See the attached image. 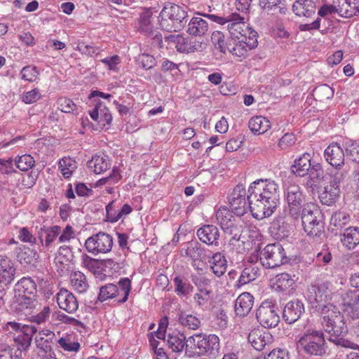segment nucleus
Here are the masks:
<instances>
[{
	"label": "nucleus",
	"mask_w": 359,
	"mask_h": 359,
	"mask_svg": "<svg viewBox=\"0 0 359 359\" xmlns=\"http://www.w3.org/2000/svg\"><path fill=\"white\" fill-rule=\"evenodd\" d=\"M219 339L213 334H196L187 339L186 355L189 357L215 358L219 353Z\"/></svg>",
	"instance_id": "f03ea898"
},
{
	"label": "nucleus",
	"mask_w": 359,
	"mask_h": 359,
	"mask_svg": "<svg viewBox=\"0 0 359 359\" xmlns=\"http://www.w3.org/2000/svg\"><path fill=\"white\" fill-rule=\"evenodd\" d=\"M346 153L350 159L359 166V144L352 143L346 148Z\"/></svg>",
	"instance_id": "13d9d810"
},
{
	"label": "nucleus",
	"mask_w": 359,
	"mask_h": 359,
	"mask_svg": "<svg viewBox=\"0 0 359 359\" xmlns=\"http://www.w3.org/2000/svg\"><path fill=\"white\" fill-rule=\"evenodd\" d=\"M259 259L262 265L269 269H273L287 262L285 250L279 243L266 245L260 252Z\"/></svg>",
	"instance_id": "0eeeda50"
},
{
	"label": "nucleus",
	"mask_w": 359,
	"mask_h": 359,
	"mask_svg": "<svg viewBox=\"0 0 359 359\" xmlns=\"http://www.w3.org/2000/svg\"><path fill=\"white\" fill-rule=\"evenodd\" d=\"M248 191L257 194L264 201L266 200L269 203L278 204L279 200V187L273 180H257L250 184Z\"/></svg>",
	"instance_id": "6e6552de"
},
{
	"label": "nucleus",
	"mask_w": 359,
	"mask_h": 359,
	"mask_svg": "<svg viewBox=\"0 0 359 359\" xmlns=\"http://www.w3.org/2000/svg\"><path fill=\"white\" fill-rule=\"evenodd\" d=\"M333 90L326 84L318 86L313 90L315 99L320 102L330 99L333 96Z\"/></svg>",
	"instance_id": "8fccbe9b"
},
{
	"label": "nucleus",
	"mask_w": 359,
	"mask_h": 359,
	"mask_svg": "<svg viewBox=\"0 0 359 359\" xmlns=\"http://www.w3.org/2000/svg\"><path fill=\"white\" fill-rule=\"evenodd\" d=\"M38 238L42 246L48 251L53 252L56 247L55 241L61 233V227L58 225L47 226L42 225L39 228L36 227Z\"/></svg>",
	"instance_id": "f3484780"
},
{
	"label": "nucleus",
	"mask_w": 359,
	"mask_h": 359,
	"mask_svg": "<svg viewBox=\"0 0 359 359\" xmlns=\"http://www.w3.org/2000/svg\"><path fill=\"white\" fill-rule=\"evenodd\" d=\"M114 201H111L106 206L107 221L110 222H116L118 221V212L114 208Z\"/></svg>",
	"instance_id": "69168bd1"
},
{
	"label": "nucleus",
	"mask_w": 359,
	"mask_h": 359,
	"mask_svg": "<svg viewBox=\"0 0 359 359\" xmlns=\"http://www.w3.org/2000/svg\"><path fill=\"white\" fill-rule=\"evenodd\" d=\"M309 180L306 185L310 188L316 187L318 184L324 180L327 177L324 174L322 165L320 163L313 164L308 172Z\"/></svg>",
	"instance_id": "f704fd0d"
},
{
	"label": "nucleus",
	"mask_w": 359,
	"mask_h": 359,
	"mask_svg": "<svg viewBox=\"0 0 359 359\" xmlns=\"http://www.w3.org/2000/svg\"><path fill=\"white\" fill-rule=\"evenodd\" d=\"M212 273L221 277L226 271L227 262L225 257L220 252L215 253L209 260Z\"/></svg>",
	"instance_id": "72a5a7b5"
},
{
	"label": "nucleus",
	"mask_w": 359,
	"mask_h": 359,
	"mask_svg": "<svg viewBox=\"0 0 359 359\" xmlns=\"http://www.w3.org/2000/svg\"><path fill=\"white\" fill-rule=\"evenodd\" d=\"M57 303L61 309L69 313H74L79 308L76 297L66 289H61L57 294Z\"/></svg>",
	"instance_id": "412c9836"
},
{
	"label": "nucleus",
	"mask_w": 359,
	"mask_h": 359,
	"mask_svg": "<svg viewBox=\"0 0 359 359\" xmlns=\"http://www.w3.org/2000/svg\"><path fill=\"white\" fill-rule=\"evenodd\" d=\"M330 296V291L326 284L319 285H312L308 289V299L312 307L322 313V308L333 306L325 304Z\"/></svg>",
	"instance_id": "2eb2a0df"
},
{
	"label": "nucleus",
	"mask_w": 359,
	"mask_h": 359,
	"mask_svg": "<svg viewBox=\"0 0 359 359\" xmlns=\"http://www.w3.org/2000/svg\"><path fill=\"white\" fill-rule=\"evenodd\" d=\"M38 351L37 355L41 359H57L53 351L52 345L35 342Z\"/></svg>",
	"instance_id": "09e8293b"
},
{
	"label": "nucleus",
	"mask_w": 359,
	"mask_h": 359,
	"mask_svg": "<svg viewBox=\"0 0 359 359\" xmlns=\"http://www.w3.org/2000/svg\"><path fill=\"white\" fill-rule=\"evenodd\" d=\"M304 312L303 303L296 299L287 303L283 308V318L288 324H292L299 320Z\"/></svg>",
	"instance_id": "aec40b11"
},
{
	"label": "nucleus",
	"mask_w": 359,
	"mask_h": 359,
	"mask_svg": "<svg viewBox=\"0 0 359 359\" xmlns=\"http://www.w3.org/2000/svg\"><path fill=\"white\" fill-rule=\"evenodd\" d=\"M350 222L349 215L344 211L335 212L331 217L330 224L334 226L336 229H341L345 227Z\"/></svg>",
	"instance_id": "c03bdc74"
},
{
	"label": "nucleus",
	"mask_w": 359,
	"mask_h": 359,
	"mask_svg": "<svg viewBox=\"0 0 359 359\" xmlns=\"http://www.w3.org/2000/svg\"><path fill=\"white\" fill-rule=\"evenodd\" d=\"M20 73L22 79L29 82L34 81L39 74L36 68L31 66H26L23 67Z\"/></svg>",
	"instance_id": "4d7b16f0"
},
{
	"label": "nucleus",
	"mask_w": 359,
	"mask_h": 359,
	"mask_svg": "<svg viewBox=\"0 0 359 359\" xmlns=\"http://www.w3.org/2000/svg\"><path fill=\"white\" fill-rule=\"evenodd\" d=\"M197 236L201 242L208 245H217L219 231L216 226L206 224L198 229Z\"/></svg>",
	"instance_id": "b1692460"
},
{
	"label": "nucleus",
	"mask_w": 359,
	"mask_h": 359,
	"mask_svg": "<svg viewBox=\"0 0 359 359\" xmlns=\"http://www.w3.org/2000/svg\"><path fill=\"white\" fill-rule=\"evenodd\" d=\"M15 294L36 297V285L31 278H22L15 285Z\"/></svg>",
	"instance_id": "2f4dec72"
},
{
	"label": "nucleus",
	"mask_w": 359,
	"mask_h": 359,
	"mask_svg": "<svg viewBox=\"0 0 359 359\" xmlns=\"http://www.w3.org/2000/svg\"><path fill=\"white\" fill-rule=\"evenodd\" d=\"M239 32V35H236V39L245 43L248 50H252L257 46V33L251 28Z\"/></svg>",
	"instance_id": "e433bc0d"
},
{
	"label": "nucleus",
	"mask_w": 359,
	"mask_h": 359,
	"mask_svg": "<svg viewBox=\"0 0 359 359\" xmlns=\"http://www.w3.org/2000/svg\"><path fill=\"white\" fill-rule=\"evenodd\" d=\"M208 30V24L201 17H194L188 24L187 32L192 36H201Z\"/></svg>",
	"instance_id": "473e14b6"
},
{
	"label": "nucleus",
	"mask_w": 359,
	"mask_h": 359,
	"mask_svg": "<svg viewBox=\"0 0 359 359\" xmlns=\"http://www.w3.org/2000/svg\"><path fill=\"white\" fill-rule=\"evenodd\" d=\"M347 172H336L334 176H331L332 180L330 184L324 187L323 190L319 194L320 202L326 205H332L338 198L340 193L339 183L346 175Z\"/></svg>",
	"instance_id": "f8f14e48"
},
{
	"label": "nucleus",
	"mask_w": 359,
	"mask_h": 359,
	"mask_svg": "<svg viewBox=\"0 0 359 359\" xmlns=\"http://www.w3.org/2000/svg\"><path fill=\"white\" fill-rule=\"evenodd\" d=\"M320 212L313 205H307L302 211V222L308 236L320 237L324 230V224L320 219Z\"/></svg>",
	"instance_id": "20e7f679"
},
{
	"label": "nucleus",
	"mask_w": 359,
	"mask_h": 359,
	"mask_svg": "<svg viewBox=\"0 0 359 359\" xmlns=\"http://www.w3.org/2000/svg\"><path fill=\"white\" fill-rule=\"evenodd\" d=\"M203 16L219 25L228 23L227 27L231 36L236 39V35H239V32H242V26L244 18L239 14L233 13L226 17H220L214 14H203Z\"/></svg>",
	"instance_id": "dca6fc26"
},
{
	"label": "nucleus",
	"mask_w": 359,
	"mask_h": 359,
	"mask_svg": "<svg viewBox=\"0 0 359 359\" xmlns=\"http://www.w3.org/2000/svg\"><path fill=\"white\" fill-rule=\"evenodd\" d=\"M130 290V280L128 278H123L120 279L118 285L109 283L100 287L97 299L100 302H103L107 299L123 295L122 299H118L117 302L118 303H124L128 300Z\"/></svg>",
	"instance_id": "423d86ee"
},
{
	"label": "nucleus",
	"mask_w": 359,
	"mask_h": 359,
	"mask_svg": "<svg viewBox=\"0 0 359 359\" xmlns=\"http://www.w3.org/2000/svg\"><path fill=\"white\" fill-rule=\"evenodd\" d=\"M316 9L313 0H296L292 4V11L299 17L310 18L316 13Z\"/></svg>",
	"instance_id": "bb28decb"
},
{
	"label": "nucleus",
	"mask_w": 359,
	"mask_h": 359,
	"mask_svg": "<svg viewBox=\"0 0 359 359\" xmlns=\"http://www.w3.org/2000/svg\"><path fill=\"white\" fill-rule=\"evenodd\" d=\"M254 304V297L249 292L241 294L236 300L235 312L241 317L247 316L251 311Z\"/></svg>",
	"instance_id": "393cba45"
},
{
	"label": "nucleus",
	"mask_w": 359,
	"mask_h": 359,
	"mask_svg": "<svg viewBox=\"0 0 359 359\" xmlns=\"http://www.w3.org/2000/svg\"><path fill=\"white\" fill-rule=\"evenodd\" d=\"M232 54L236 55L238 57L243 56L248 50V47L243 43V42H241L240 40H237V41L235 43L233 47L230 48L229 50Z\"/></svg>",
	"instance_id": "0e129e2a"
},
{
	"label": "nucleus",
	"mask_w": 359,
	"mask_h": 359,
	"mask_svg": "<svg viewBox=\"0 0 359 359\" xmlns=\"http://www.w3.org/2000/svg\"><path fill=\"white\" fill-rule=\"evenodd\" d=\"M41 98V94L37 88L27 92L22 96V101L26 104H32Z\"/></svg>",
	"instance_id": "e2e57ef3"
},
{
	"label": "nucleus",
	"mask_w": 359,
	"mask_h": 359,
	"mask_svg": "<svg viewBox=\"0 0 359 359\" xmlns=\"http://www.w3.org/2000/svg\"><path fill=\"white\" fill-rule=\"evenodd\" d=\"M15 163L20 170L27 171L34 166L35 161L31 155L24 154L19 156L18 159H15Z\"/></svg>",
	"instance_id": "3c124183"
},
{
	"label": "nucleus",
	"mask_w": 359,
	"mask_h": 359,
	"mask_svg": "<svg viewBox=\"0 0 359 359\" xmlns=\"http://www.w3.org/2000/svg\"><path fill=\"white\" fill-rule=\"evenodd\" d=\"M153 12L151 9H144L140 14L138 22V29L144 33L148 36H151L154 41L159 48L163 47V39L161 34L154 30L151 18Z\"/></svg>",
	"instance_id": "4468645a"
},
{
	"label": "nucleus",
	"mask_w": 359,
	"mask_h": 359,
	"mask_svg": "<svg viewBox=\"0 0 359 359\" xmlns=\"http://www.w3.org/2000/svg\"><path fill=\"white\" fill-rule=\"evenodd\" d=\"M113 246L111 236L104 232H99L89 237L85 242L87 251L93 255L99 253H107L111 251Z\"/></svg>",
	"instance_id": "9d476101"
},
{
	"label": "nucleus",
	"mask_w": 359,
	"mask_h": 359,
	"mask_svg": "<svg viewBox=\"0 0 359 359\" xmlns=\"http://www.w3.org/2000/svg\"><path fill=\"white\" fill-rule=\"evenodd\" d=\"M271 335L262 330L254 329L248 334V341L257 351H262L271 341Z\"/></svg>",
	"instance_id": "5701e85b"
},
{
	"label": "nucleus",
	"mask_w": 359,
	"mask_h": 359,
	"mask_svg": "<svg viewBox=\"0 0 359 359\" xmlns=\"http://www.w3.org/2000/svg\"><path fill=\"white\" fill-rule=\"evenodd\" d=\"M168 345L169 348L172 352L176 353H180L184 350L186 351L187 339L184 333L180 332L177 330H173L169 332L168 334L167 339Z\"/></svg>",
	"instance_id": "a878e982"
},
{
	"label": "nucleus",
	"mask_w": 359,
	"mask_h": 359,
	"mask_svg": "<svg viewBox=\"0 0 359 359\" xmlns=\"http://www.w3.org/2000/svg\"><path fill=\"white\" fill-rule=\"evenodd\" d=\"M185 254L194 262L201 260L204 255V249L198 242H190L187 244Z\"/></svg>",
	"instance_id": "79ce46f5"
},
{
	"label": "nucleus",
	"mask_w": 359,
	"mask_h": 359,
	"mask_svg": "<svg viewBox=\"0 0 359 359\" xmlns=\"http://www.w3.org/2000/svg\"><path fill=\"white\" fill-rule=\"evenodd\" d=\"M175 292L178 296H187L192 288L188 280L181 276H176L173 280Z\"/></svg>",
	"instance_id": "37998d69"
},
{
	"label": "nucleus",
	"mask_w": 359,
	"mask_h": 359,
	"mask_svg": "<svg viewBox=\"0 0 359 359\" xmlns=\"http://www.w3.org/2000/svg\"><path fill=\"white\" fill-rule=\"evenodd\" d=\"M311 156L308 153L304 154L302 156L294 161L292 166V172L297 176L304 177L308 175L311 166Z\"/></svg>",
	"instance_id": "7c9ffc66"
},
{
	"label": "nucleus",
	"mask_w": 359,
	"mask_h": 359,
	"mask_svg": "<svg viewBox=\"0 0 359 359\" xmlns=\"http://www.w3.org/2000/svg\"><path fill=\"white\" fill-rule=\"evenodd\" d=\"M288 353L283 349L278 348L271 351L264 359H288Z\"/></svg>",
	"instance_id": "774afa93"
},
{
	"label": "nucleus",
	"mask_w": 359,
	"mask_h": 359,
	"mask_svg": "<svg viewBox=\"0 0 359 359\" xmlns=\"http://www.w3.org/2000/svg\"><path fill=\"white\" fill-rule=\"evenodd\" d=\"M324 156L326 161L337 170L344 165V150L337 143L329 145L325 150Z\"/></svg>",
	"instance_id": "4be33fe9"
},
{
	"label": "nucleus",
	"mask_w": 359,
	"mask_h": 359,
	"mask_svg": "<svg viewBox=\"0 0 359 359\" xmlns=\"http://www.w3.org/2000/svg\"><path fill=\"white\" fill-rule=\"evenodd\" d=\"M285 195L287 205L303 204L304 197L299 186L295 184L288 186L285 190Z\"/></svg>",
	"instance_id": "58836bf2"
},
{
	"label": "nucleus",
	"mask_w": 359,
	"mask_h": 359,
	"mask_svg": "<svg viewBox=\"0 0 359 359\" xmlns=\"http://www.w3.org/2000/svg\"><path fill=\"white\" fill-rule=\"evenodd\" d=\"M160 25L168 32H177L187 23V12L177 4H168L160 13Z\"/></svg>",
	"instance_id": "7ed1b4c3"
},
{
	"label": "nucleus",
	"mask_w": 359,
	"mask_h": 359,
	"mask_svg": "<svg viewBox=\"0 0 359 359\" xmlns=\"http://www.w3.org/2000/svg\"><path fill=\"white\" fill-rule=\"evenodd\" d=\"M13 304L16 310L27 314L36 308L37 302L36 297L15 294Z\"/></svg>",
	"instance_id": "cd10ccee"
},
{
	"label": "nucleus",
	"mask_w": 359,
	"mask_h": 359,
	"mask_svg": "<svg viewBox=\"0 0 359 359\" xmlns=\"http://www.w3.org/2000/svg\"><path fill=\"white\" fill-rule=\"evenodd\" d=\"M248 127L252 133L262 134L270 128V123L266 118L257 116L250 119Z\"/></svg>",
	"instance_id": "c9c22d12"
},
{
	"label": "nucleus",
	"mask_w": 359,
	"mask_h": 359,
	"mask_svg": "<svg viewBox=\"0 0 359 359\" xmlns=\"http://www.w3.org/2000/svg\"><path fill=\"white\" fill-rule=\"evenodd\" d=\"M233 218V217L231 212L226 208H219L216 212L217 223L222 229L234 222V220L232 219Z\"/></svg>",
	"instance_id": "de8ad7c7"
},
{
	"label": "nucleus",
	"mask_w": 359,
	"mask_h": 359,
	"mask_svg": "<svg viewBox=\"0 0 359 359\" xmlns=\"http://www.w3.org/2000/svg\"><path fill=\"white\" fill-rule=\"evenodd\" d=\"M256 317L262 326L266 328L275 327L280 322L277 306L268 301L262 302L259 306Z\"/></svg>",
	"instance_id": "9b49d317"
},
{
	"label": "nucleus",
	"mask_w": 359,
	"mask_h": 359,
	"mask_svg": "<svg viewBox=\"0 0 359 359\" xmlns=\"http://www.w3.org/2000/svg\"><path fill=\"white\" fill-rule=\"evenodd\" d=\"M70 280L74 289L80 293L85 292L88 287L86 276L81 271L73 272L71 274Z\"/></svg>",
	"instance_id": "ea45409f"
},
{
	"label": "nucleus",
	"mask_w": 359,
	"mask_h": 359,
	"mask_svg": "<svg viewBox=\"0 0 359 359\" xmlns=\"http://www.w3.org/2000/svg\"><path fill=\"white\" fill-rule=\"evenodd\" d=\"M343 310L352 318H359V294L357 291H348L342 294Z\"/></svg>",
	"instance_id": "6ab92c4d"
},
{
	"label": "nucleus",
	"mask_w": 359,
	"mask_h": 359,
	"mask_svg": "<svg viewBox=\"0 0 359 359\" xmlns=\"http://www.w3.org/2000/svg\"><path fill=\"white\" fill-rule=\"evenodd\" d=\"M57 103L58 109L65 113L74 112L77 109L76 104L72 100L67 97H60Z\"/></svg>",
	"instance_id": "864d4df0"
},
{
	"label": "nucleus",
	"mask_w": 359,
	"mask_h": 359,
	"mask_svg": "<svg viewBox=\"0 0 359 359\" xmlns=\"http://www.w3.org/2000/svg\"><path fill=\"white\" fill-rule=\"evenodd\" d=\"M340 236L342 245L348 250H353L359 244V227L349 226Z\"/></svg>",
	"instance_id": "c756f323"
},
{
	"label": "nucleus",
	"mask_w": 359,
	"mask_h": 359,
	"mask_svg": "<svg viewBox=\"0 0 359 359\" xmlns=\"http://www.w3.org/2000/svg\"><path fill=\"white\" fill-rule=\"evenodd\" d=\"M274 284L276 290L286 291L293 288L294 280L289 273H282L276 276Z\"/></svg>",
	"instance_id": "a19ab883"
},
{
	"label": "nucleus",
	"mask_w": 359,
	"mask_h": 359,
	"mask_svg": "<svg viewBox=\"0 0 359 359\" xmlns=\"http://www.w3.org/2000/svg\"><path fill=\"white\" fill-rule=\"evenodd\" d=\"M88 166L93 169L95 173L100 174L109 168L110 163L107 156L95 155L88 161Z\"/></svg>",
	"instance_id": "4c0bfd02"
},
{
	"label": "nucleus",
	"mask_w": 359,
	"mask_h": 359,
	"mask_svg": "<svg viewBox=\"0 0 359 359\" xmlns=\"http://www.w3.org/2000/svg\"><path fill=\"white\" fill-rule=\"evenodd\" d=\"M337 4L339 15L343 18H351L359 15V0H334Z\"/></svg>",
	"instance_id": "c85d7f7f"
},
{
	"label": "nucleus",
	"mask_w": 359,
	"mask_h": 359,
	"mask_svg": "<svg viewBox=\"0 0 359 359\" xmlns=\"http://www.w3.org/2000/svg\"><path fill=\"white\" fill-rule=\"evenodd\" d=\"M57 343L67 351H77L80 347L78 342H71L69 339L63 337L58 339Z\"/></svg>",
	"instance_id": "052dcab7"
},
{
	"label": "nucleus",
	"mask_w": 359,
	"mask_h": 359,
	"mask_svg": "<svg viewBox=\"0 0 359 359\" xmlns=\"http://www.w3.org/2000/svg\"><path fill=\"white\" fill-rule=\"evenodd\" d=\"M245 187L238 184L228 196L231 211L237 216L244 215L249 208V203L246 201Z\"/></svg>",
	"instance_id": "ddd939ff"
},
{
	"label": "nucleus",
	"mask_w": 359,
	"mask_h": 359,
	"mask_svg": "<svg viewBox=\"0 0 359 359\" xmlns=\"http://www.w3.org/2000/svg\"><path fill=\"white\" fill-rule=\"evenodd\" d=\"M211 39L215 48L220 52L224 53L229 50L227 43L225 42L224 35L221 32H213Z\"/></svg>",
	"instance_id": "603ef678"
},
{
	"label": "nucleus",
	"mask_w": 359,
	"mask_h": 359,
	"mask_svg": "<svg viewBox=\"0 0 359 359\" xmlns=\"http://www.w3.org/2000/svg\"><path fill=\"white\" fill-rule=\"evenodd\" d=\"M325 340L322 330H308L299 340V345L310 355L325 354Z\"/></svg>",
	"instance_id": "39448f33"
},
{
	"label": "nucleus",
	"mask_w": 359,
	"mask_h": 359,
	"mask_svg": "<svg viewBox=\"0 0 359 359\" xmlns=\"http://www.w3.org/2000/svg\"><path fill=\"white\" fill-rule=\"evenodd\" d=\"M15 269L12 261L4 256H0V293L13 280Z\"/></svg>",
	"instance_id": "a211bd4d"
},
{
	"label": "nucleus",
	"mask_w": 359,
	"mask_h": 359,
	"mask_svg": "<svg viewBox=\"0 0 359 359\" xmlns=\"http://www.w3.org/2000/svg\"><path fill=\"white\" fill-rule=\"evenodd\" d=\"M296 138L292 133L285 134L279 140L278 147L281 149H286L295 143Z\"/></svg>",
	"instance_id": "bf43d9fd"
},
{
	"label": "nucleus",
	"mask_w": 359,
	"mask_h": 359,
	"mask_svg": "<svg viewBox=\"0 0 359 359\" xmlns=\"http://www.w3.org/2000/svg\"><path fill=\"white\" fill-rule=\"evenodd\" d=\"M337 4L332 3V5H323L318 11V15L321 17H325L328 13L332 14L337 13L339 15V11Z\"/></svg>",
	"instance_id": "338daca9"
},
{
	"label": "nucleus",
	"mask_w": 359,
	"mask_h": 359,
	"mask_svg": "<svg viewBox=\"0 0 359 359\" xmlns=\"http://www.w3.org/2000/svg\"><path fill=\"white\" fill-rule=\"evenodd\" d=\"M321 315V325L329 334L328 340L337 346L353 348V344L344 338L348 333V327L338 309L335 306H324Z\"/></svg>",
	"instance_id": "f257e3e1"
},
{
	"label": "nucleus",
	"mask_w": 359,
	"mask_h": 359,
	"mask_svg": "<svg viewBox=\"0 0 359 359\" xmlns=\"http://www.w3.org/2000/svg\"><path fill=\"white\" fill-rule=\"evenodd\" d=\"M178 322L182 325L191 330H196L201 325V320L197 317L186 313L179 314Z\"/></svg>",
	"instance_id": "a18cd8bd"
},
{
	"label": "nucleus",
	"mask_w": 359,
	"mask_h": 359,
	"mask_svg": "<svg viewBox=\"0 0 359 359\" xmlns=\"http://www.w3.org/2000/svg\"><path fill=\"white\" fill-rule=\"evenodd\" d=\"M194 299L198 306H206L210 301V291L200 290L198 293L194 294Z\"/></svg>",
	"instance_id": "6e6d98bb"
},
{
	"label": "nucleus",
	"mask_w": 359,
	"mask_h": 359,
	"mask_svg": "<svg viewBox=\"0 0 359 359\" xmlns=\"http://www.w3.org/2000/svg\"><path fill=\"white\" fill-rule=\"evenodd\" d=\"M259 275V269L257 267L250 266L245 267L239 278L238 283L240 285H245L255 280Z\"/></svg>",
	"instance_id": "49530a36"
},
{
	"label": "nucleus",
	"mask_w": 359,
	"mask_h": 359,
	"mask_svg": "<svg viewBox=\"0 0 359 359\" xmlns=\"http://www.w3.org/2000/svg\"><path fill=\"white\" fill-rule=\"evenodd\" d=\"M272 229L276 231V234L280 237L287 236L289 232L288 224L281 218L276 219L272 223Z\"/></svg>",
	"instance_id": "5fc2aeb1"
},
{
	"label": "nucleus",
	"mask_w": 359,
	"mask_h": 359,
	"mask_svg": "<svg viewBox=\"0 0 359 359\" xmlns=\"http://www.w3.org/2000/svg\"><path fill=\"white\" fill-rule=\"evenodd\" d=\"M247 199L249 209L252 217L257 219H262L270 217L277 208V205L260 198L257 194L248 191Z\"/></svg>",
	"instance_id": "1a4fd4ad"
},
{
	"label": "nucleus",
	"mask_w": 359,
	"mask_h": 359,
	"mask_svg": "<svg viewBox=\"0 0 359 359\" xmlns=\"http://www.w3.org/2000/svg\"><path fill=\"white\" fill-rule=\"evenodd\" d=\"M74 232L72 229V227L70 225L66 226V227L62 230L61 233L58 238L59 243H68L71 238H74Z\"/></svg>",
	"instance_id": "680f3d73"
}]
</instances>
